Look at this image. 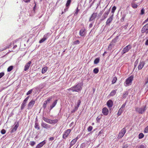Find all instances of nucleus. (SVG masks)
<instances>
[{
    "label": "nucleus",
    "mask_w": 148,
    "mask_h": 148,
    "mask_svg": "<svg viewBox=\"0 0 148 148\" xmlns=\"http://www.w3.org/2000/svg\"><path fill=\"white\" fill-rule=\"evenodd\" d=\"M35 103V101L32 99L28 103L27 106V109L29 110L31 109Z\"/></svg>",
    "instance_id": "9d476101"
},
{
    "label": "nucleus",
    "mask_w": 148,
    "mask_h": 148,
    "mask_svg": "<svg viewBox=\"0 0 148 148\" xmlns=\"http://www.w3.org/2000/svg\"><path fill=\"white\" fill-rule=\"evenodd\" d=\"M107 104L108 107L110 108L112 106L113 103L112 100H109L107 101Z\"/></svg>",
    "instance_id": "aec40b11"
},
{
    "label": "nucleus",
    "mask_w": 148,
    "mask_h": 148,
    "mask_svg": "<svg viewBox=\"0 0 148 148\" xmlns=\"http://www.w3.org/2000/svg\"><path fill=\"white\" fill-rule=\"evenodd\" d=\"M54 138L53 137H51L49 138V141H52L54 139Z\"/></svg>",
    "instance_id": "0e129e2a"
},
{
    "label": "nucleus",
    "mask_w": 148,
    "mask_h": 148,
    "mask_svg": "<svg viewBox=\"0 0 148 148\" xmlns=\"http://www.w3.org/2000/svg\"><path fill=\"white\" fill-rule=\"evenodd\" d=\"M116 80H117L116 77H114L113 78L112 80V84H114L116 82Z\"/></svg>",
    "instance_id": "c9c22d12"
},
{
    "label": "nucleus",
    "mask_w": 148,
    "mask_h": 148,
    "mask_svg": "<svg viewBox=\"0 0 148 148\" xmlns=\"http://www.w3.org/2000/svg\"><path fill=\"white\" fill-rule=\"evenodd\" d=\"M126 129L125 128H123L121 131L120 132L119 134V136L117 138H119V139L120 138H122L124 135Z\"/></svg>",
    "instance_id": "7ed1b4c3"
},
{
    "label": "nucleus",
    "mask_w": 148,
    "mask_h": 148,
    "mask_svg": "<svg viewBox=\"0 0 148 148\" xmlns=\"http://www.w3.org/2000/svg\"><path fill=\"white\" fill-rule=\"evenodd\" d=\"M138 62V59H137L135 62L134 65H137Z\"/></svg>",
    "instance_id": "680f3d73"
},
{
    "label": "nucleus",
    "mask_w": 148,
    "mask_h": 148,
    "mask_svg": "<svg viewBox=\"0 0 148 148\" xmlns=\"http://www.w3.org/2000/svg\"><path fill=\"white\" fill-rule=\"evenodd\" d=\"M125 17V15L124 14L122 16V17L121 19V21H123L124 20V19Z\"/></svg>",
    "instance_id": "bf43d9fd"
},
{
    "label": "nucleus",
    "mask_w": 148,
    "mask_h": 148,
    "mask_svg": "<svg viewBox=\"0 0 148 148\" xmlns=\"http://www.w3.org/2000/svg\"><path fill=\"white\" fill-rule=\"evenodd\" d=\"M134 77L132 75H131L126 80L125 83L127 85L131 84L133 79Z\"/></svg>",
    "instance_id": "6e6552de"
},
{
    "label": "nucleus",
    "mask_w": 148,
    "mask_h": 148,
    "mask_svg": "<svg viewBox=\"0 0 148 148\" xmlns=\"http://www.w3.org/2000/svg\"><path fill=\"white\" fill-rule=\"evenodd\" d=\"M81 103V101L80 100H79L78 101L77 103V106H76L77 107H79V105H80Z\"/></svg>",
    "instance_id": "49530a36"
},
{
    "label": "nucleus",
    "mask_w": 148,
    "mask_h": 148,
    "mask_svg": "<svg viewBox=\"0 0 148 148\" xmlns=\"http://www.w3.org/2000/svg\"><path fill=\"white\" fill-rule=\"evenodd\" d=\"M145 64V63L143 61H140V63H139V64L138 66V68L139 70L141 69Z\"/></svg>",
    "instance_id": "f8f14e48"
},
{
    "label": "nucleus",
    "mask_w": 148,
    "mask_h": 148,
    "mask_svg": "<svg viewBox=\"0 0 148 148\" xmlns=\"http://www.w3.org/2000/svg\"><path fill=\"white\" fill-rule=\"evenodd\" d=\"M128 92L127 91H125L124 92L123 94V98H125L128 95Z\"/></svg>",
    "instance_id": "c756f323"
},
{
    "label": "nucleus",
    "mask_w": 148,
    "mask_h": 148,
    "mask_svg": "<svg viewBox=\"0 0 148 148\" xmlns=\"http://www.w3.org/2000/svg\"><path fill=\"white\" fill-rule=\"evenodd\" d=\"M47 104V103H45V102H44L43 105V107L44 109H45V108L46 107Z\"/></svg>",
    "instance_id": "6e6d98bb"
},
{
    "label": "nucleus",
    "mask_w": 148,
    "mask_h": 148,
    "mask_svg": "<svg viewBox=\"0 0 148 148\" xmlns=\"http://www.w3.org/2000/svg\"><path fill=\"white\" fill-rule=\"evenodd\" d=\"M78 108L76 106H75L74 109L73 110L72 112H74L76 111H77V110Z\"/></svg>",
    "instance_id": "de8ad7c7"
},
{
    "label": "nucleus",
    "mask_w": 148,
    "mask_h": 148,
    "mask_svg": "<svg viewBox=\"0 0 148 148\" xmlns=\"http://www.w3.org/2000/svg\"><path fill=\"white\" fill-rule=\"evenodd\" d=\"M100 118H99V117H98L96 119V120L97 122H99L100 119Z\"/></svg>",
    "instance_id": "338daca9"
},
{
    "label": "nucleus",
    "mask_w": 148,
    "mask_h": 148,
    "mask_svg": "<svg viewBox=\"0 0 148 148\" xmlns=\"http://www.w3.org/2000/svg\"><path fill=\"white\" fill-rule=\"evenodd\" d=\"M51 97H49L48 98L47 100H46L44 101L45 103H50V101L51 100Z\"/></svg>",
    "instance_id": "a19ab883"
},
{
    "label": "nucleus",
    "mask_w": 148,
    "mask_h": 148,
    "mask_svg": "<svg viewBox=\"0 0 148 148\" xmlns=\"http://www.w3.org/2000/svg\"><path fill=\"white\" fill-rule=\"evenodd\" d=\"M49 34V33H48L46 34H45L44 35L43 38L40 40L39 43H42L45 41L46 40L47 38L48 37V35Z\"/></svg>",
    "instance_id": "9b49d317"
},
{
    "label": "nucleus",
    "mask_w": 148,
    "mask_h": 148,
    "mask_svg": "<svg viewBox=\"0 0 148 148\" xmlns=\"http://www.w3.org/2000/svg\"><path fill=\"white\" fill-rule=\"evenodd\" d=\"M138 148H146V147L144 145H141L138 147Z\"/></svg>",
    "instance_id": "864d4df0"
},
{
    "label": "nucleus",
    "mask_w": 148,
    "mask_h": 148,
    "mask_svg": "<svg viewBox=\"0 0 148 148\" xmlns=\"http://www.w3.org/2000/svg\"><path fill=\"white\" fill-rule=\"evenodd\" d=\"M144 136V135L142 133H140L138 136V138L139 139H141Z\"/></svg>",
    "instance_id": "e433bc0d"
},
{
    "label": "nucleus",
    "mask_w": 148,
    "mask_h": 148,
    "mask_svg": "<svg viewBox=\"0 0 148 148\" xmlns=\"http://www.w3.org/2000/svg\"><path fill=\"white\" fill-rule=\"evenodd\" d=\"M79 40H77L73 42V44L74 45L78 44L79 43Z\"/></svg>",
    "instance_id": "8fccbe9b"
},
{
    "label": "nucleus",
    "mask_w": 148,
    "mask_h": 148,
    "mask_svg": "<svg viewBox=\"0 0 148 148\" xmlns=\"http://www.w3.org/2000/svg\"><path fill=\"white\" fill-rule=\"evenodd\" d=\"M77 141V139H73L71 142L70 147L69 148H71L74 144H75Z\"/></svg>",
    "instance_id": "5701e85b"
},
{
    "label": "nucleus",
    "mask_w": 148,
    "mask_h": 148,
    "mask_svg": "<svg viewBox=\"0 0 148 148\" xmlns=\"http://www.w3.org/2000/svg\"><path fill=\"white\" fill-rule=\"evenodd\" d=\"M113 16V14L108 19L106 22V25H109L110 23L112 20V18Z\"/></svg>",
    "instance_id": "ddd939ff"
},
{
    "label": "nucleus",
    "mask_w": 148,
    "mask_h": 148,
    "mask_svg": "<svg viewBox=\"0 0 148 148\" xmlns=\"http://www.w3.org/2000/svg\"><path fill=\"white\" fill-rule=\"evenodd\" d=\"M131 6L133 8H136L138 7L137 5L134 2H132L131 3Z\"/></svg>",
    "instance_id": "a878e982"
},
{
    "label": "nucleus",
    "mask_w": 148,
    "mask_h": 148,
    "mask_svg": "<svg viewBox=\"0 0 148 148\" xmlns=\"http://www.w3.org/2000/svg\"><path fill=\"white\" fill-rule=\"evenodd\" d=\"M110 12V9H109L107 11H106V12L104 13L103 15L102 16V17L103 18V19H104L107 17Z\"/></svg>",
    "instance_id": "6ab92c4d"
},
{
    "label": "nucleus",
    "mask_w": 148,
    "mask_h": 148,
    "mask_svg": "<svg viewBox=\"0 0 148 148\" xmlns=\"http://www.w3.org/2000/svg\"><path fill=\"white\" fill-rule=\"evenodd\" d=\"M29 96H28L23 101L22 104L21 106V110H23L24 109V107L26 106V103L28 99H29Z\"/></svg>",
    "instance_id": "1a4fd4ad"
},
{
    "label": "nucleus",
    "mask_w": 148,
    "mask_h": 148,
    "mask_svg": "<svg viewBox=\"0 0 148 148\" xmlns=\"http://www.w3.org/2000/svg\"><path fill=\"white\" fill-rule=\"evenodd\" d=\"M69 8L68 7H66V8L64 9V12H66V11H68Z\"/></svg>",
    "instance_id": "e2e57ef3"
},
{
    "label": "nucleus",
    "mask_w": 148,
    "mask_h": 148,
    "mask_svg": "<svg viewBox=\"0 0 148 148\" xmlns=\"http://www.w3.org/2000/svg\"><path fill=\"white\" fill-rule=\"evenodd\" d=\"M58 121V120L57 119L54 120H51V123L50 124H55Z\"/></svg>",
    "instance_id": "ea45409f"
},
{
    "label": "nucleus",
    "mask_w": 148,
    "mask_h": 148,
    "mask_svg": "<svg viewBox=\"0 0 148 148\" xmlns=\"http://www.w3.org/2000/svg\"><path fill=\"white\" fill-rule=\"evenodd\" d=\"M58 101V100L56 99L55 100L53 103L50 106V110H51L56 105Z\"/></svg>",
    "instance_id": "412c9836"
},
{
    "label": "nucleus",
    "mask_w": 148,
    "mask_h": 148,
    "mask_svg": "<svg viewBox=\"0 0 148 148\" xmlns=\"http://www.w3.org/2000/svg\"><path fill=\"white\" fill-rule=\"evenodd\" d=\"M46 143L45 140H43L42 142L38 144L36 147V148H40L42 147Z\"/></svg>",
    "instance_id": "4468645a"
},
{
    "label": "nucleus",
    "mask_w": 148,
    "mask_h": 148,
    "mask_svg": "<svg viewBox=\"0 0 148 148\" xmlns=\"http://www.w3.org/2000/svg\"><path fill=\"white\" fill-rule=\"evenodd\" d=\"M116 7L115 6H114L112 7L111 12L112 13H113V14H114V13L115 10H116Z\"/></svg>",
    "instance_id": "79ce46f5"
},
{
    "label": "nucleus",
    "mask_w": 148,
    "mask_h": 148,
    "mask_svg": "<svg viewBox=\"0 0 148 148\" xmlns=\"http://www.w3.org/2000/svg\"><path fill=\"white\" fill-rule=\"evenodd\" d=\"M126 105V103H124L123 104L121 107L120 108L121 109H124V108H125V106Z\"/></svg>",
    "instance_id": "4d7b16f0"
},
{
    "label": "nucleus",
    "mask_w": 148,
    "mask_h": 148,
    "mask_svg": "<svg viewBox=\"0 0 148 148\" xmlns=\"http://www.w3.org/2000/svg\"><path fill=\"white\" fill-rule=\"evenodd\" d=\"M85 145L84 143H82L80 146V148H85Z\"/></svg>",
    "instance_id": "13d9d810"
},
{
    "label": "nucleus",
    "mask_w": 148,
    "mask_h": 148,
    "mask_svg": "<svg viewBox=\"0 0 148 148\" xmlns=\"http://www.w3.org/2000/svg\"><path fill=\"white\" fill-rule=\"evenodd\" d=\"M71 2V0H68L66 4V7L69 8Z\"/></svg>",
    "instance_id": "cd10ccee"
},
{
    "label": "nucleus",
    "mask_w": 148,
    "mask_h": 148,
    "mask_svg": "<svg viewBox=\"0 0 148 148\" xmlns=\"http://www.w3.org/2000/svg\"><path fill=\"white\" fill-rule=\"evenodd\" d=\"M99 71V69L97 68H95L93 70V72L97 74L98 73Z\"/></svg>",
    "instance_id": "4c0bfd02"
},
{
    "label": "nucleus",
    "mask_w": 148,
    "mask_h": 148,
    "mask_svg": "<svg viewBox=\"0 0 148 148\" xmlns=\"http://www.w3.org/2000/svg\"><path fill=\"white\" fill-rule=\"evenodd\" d=\"M118 36H116L114 39H113L111 41V42L113 44H115L116 43L118 40Z\"/></svg>",
    "instance_id": "bb28decb"
},
{
    "label": "nucleus",
    "mask_w": 148,
    "mask_h": 148,
    "mask_svg": "<svg viewBox=\"0 0 148 148\" xmlns=\"http://www.w3.org/2000/svg\"><path fill=\"white\" fill-rule=\"evenodd\" d=\"M34 127L38 130L40 129V126L39 125L38 123L37 122V121H35Z\"/></svg>",
    "instance_id": "b1692460"
},
{
    "label": "nucleus",
    "mask_w": 148,
    "mask_h": 148,
    "mask_svg": "<svg viewBox=\"0 0 148 148\" xmlns=\"http://www.w3.org/2000/svg\"><path fill=\"white\" fill-rule=\"evenodd\" d=\"M147 109L146 106H143L141 108L136 107L135 110L139 114H143Z\"/></svg>",
    "instance_id": "f03ea898"
},
{
    "label": "nucleus",
    "mask_w": 148,
    "mask_h": 148,
    "mask_svg": "<svg viewBox=\"0 0 148 148\" xmlns=\"http://www.w3.org/2000/svg\"><path fill=\"white\" fill-rule=\"evenodd\" d=\"M115 44H113L111 42L110 43L108 47V50L111 51L112 48L114 46Z\"/></svg>",
    "instance_id": "4be33fe9"
},
{
    "label": "nucleus",
    "mask_w": 148,
    "mask_h": 148,
    "mask_svg": "<svg viewBox=\"0 0 148 148\" xmlns=\"http://www.w3.org/2000/svg\"><path fill=\"white\" fill-rule=\"evenodd\" d=\"M19 126V124L18 122L15 123L14 124V127L12 128V130L10 131V133L11 134L15 132Z\"/></svg>",
    "instance_id": "39448f33"
},
{
    "label": "nucleus",
    "mask_w": 148,
    "mask_h": 148,
    "mask_svg": "<svg viewBox=\"0 0 148 148\" xmlns=\"http://www.w3.org/2000/svg\"><path fill=\"white\" fill-rule=\"evenodd\" d=\"M86 30L84 28L81 29L79 32V35L81 36H86Z\"/></svg>",
    "instance_id": "423d86ee"
},
{
    "label": "nucleus",
    "mask_w": 148,
    "mask_h": 148,
    "mask_svg": "<svg viewBox=\"0 0 148 148\" xmlns=\"http://www.w3.org/2000/svg\"><path fill=\"white\" fill-rule=\"evenodd\" d=\"M99 61V59L98 58H96L94 61V64H98Z\"/></svg>",
    "instance_id": "f704fd0d"
},
{
    "label": "nucleus",
    "mask_w": 148,
    "mask_h": 148,
    "mask_svg": "<svg viewBox=\"0 0 148 148\" xmlns=\"http://www.w3.org/2000/svg\"><path fill=\"white\" fill-rule=\"evenodd\" d=\"M93 127L92 126H90L88 128V132H90L92 129Z\"/></svg>",
    "instance_id": "c03bdc74"
},
{
    "label": "nucleus",
    "mask_w": 148,
    "mask_h": 148,
    "mask_svg": "<svg viewBox=\"0 0 148 148\" xmlns=\"http://www.w3.org/2000/svg\"><path fill=\"white\" fill-rule=\"evenodd\" d=\"M31 61H29L27 63L25 66L24 70L25 71H27L29 69L30 65L31 64Z\"/></svg>",
    "instance_id": "f3484780"
},
{
    "label": "nucleus",
    "mask_w": 148,
    "mask_h": 148,
    "mask_svg": "<svg viewBox=\"0 0 148 148\" xmlns=\"http://www.w3.org/2000/svg\"><path fill=\"white\" fill-rule=\"evenodd\" d=\"M144 133H148V126H147L145 129Z\"/></svg>",
    "instance_id": "37998d69"
},
{
    "label": "nucleus",
    "mask_w": 148,
    "mask_h": 148,
    "mask_svg": "<svg viewBox=\"0 0 148 148\" xmlns=\"http://www.w3.org/2000/svg\"><path fill=\"white\" fill-rule=\"evenodd\" d=\"M41 126L47 129L50 128L51 127V126L49 124H47L43 122H42Z\"/></svg>",
    "instance_id": "2eb2a0df"
},
{
    "label": "nucleus",
    "mask_w": 148,
    "mask_h": 148,
    "mask_svg": "<svg viewBox=\"0 0 148 148\" xmlns=\"http://www.w3.org/2000/svg\"><path fill=\"white\" fill-rule=\"evenodd\" d=\"M83 84L79 83L68 89L69 90H72L73 92H78L80 91L82 88Z\"/></svg>",
    "instance_id": "f257e3e1"
},
{
    "label": "nucleus",
    "mask_w": 148,
    "mask_h": 148,
    "mask_svg": "<svg viewBox=\"0 0 148 148\" xmlns=\"http://www.w3.org/2000/svg\"><path fill=\"white\" fill-rule=\"evenodd\" d=\"M102 113L105 115L106 116L108 114V109L106 108H104L102 109Z\"/></svg>",
    "instance_id": "dca6fc26"
},
{
    "label": "nucleus",
    "mask_w": 148,
    "mask_h": 148,
    "mask_svg": "<svg viewBox=\"0 0 148 148\" xmlns=\"http://www.w3.org/2000/svg\"><path fill=\"white\" fill-rule=\"evenodd\" d=\"M116 93V91L115 90H112L110 94V96H114Z\"/></svg>",
    "instance_id": "c85d7f7f"
},
{
    "label": "nucleus",
    "mask_w": 148,
    "mask_h": 148,
    "mask_svg": "<svg viewBox=\"0 0 148 148\" xmlns=\"http://www.w3.org/2000/svg\"><path fill=\"white\" fill-rule=\"evenodd\" d=\"M144 26L146 28H147V29H148V23L146 24V25H145Z\"/></svg>",
    "instance_id": "774afa93"
},
{
    "label": "nucleus",
    "mask_w": 148,
    "mask_h": 148,
    "mask_svg": "<svg viewBox=\"0 0 148 148\" xmlns=\"http://www.w3.org/2000/svg\"><path fill=\"white\" fill-rule=\"evenodd\" d=\"M13 66H10L7 69V71L8 72H10L13 69Z\"/></svg>",
    "instance_id": "58836bf2"
},
{
    "label": "nucleus",
    "mask_w": 148,
    "mask_h": 148,
    "mask_svg": "<svg viewBox=\"0 0 148 148\" xmlns=\"http://www.w3.org/2000/svg\"><path fill=\"white\" fill-rule=\"evenodd\" d=\"M1 132L2 134H4L6 132V131L4 129H3L1 130Z\"/></svg>",
    "instance_id": "3c124183"
},
{
    "label": "nucleus",
    "mask_w": 148,
    "mask_h": 148,
    "mask_svg": "<svg viewBox=\"0 0 148 148\" xmlns=\"http://www.w3.org/2000/svg\"><path fill=\"white\" fill-rule=\"evenodd\" d=\"M4 73L3 72L0 73V79L4 75Z\"/></svg>",
    "instance_id": "603ef678"
},
{
    "label": "nucleus",
    "mask_w": 148,
    "mask_h": 148,
    "mask_svg": "<svg viewBox=\"0 0 148 148\" xmlns=\"http://www.w3.org/2000/svg\"><path fill=\"white\" fill-rule=\"evenodd\" d=\"M42 119L44 121L46 122H47L50 124V123H51V120L50 119H48L46 118L45 117H43L42 118Z\"/></svg>",
    "instance_id": "393cba45"
},
{
    "label": "nucleus",
    "mask_w": 148,
    "mask_h": 148,
    "mask_svg": "<svg viewBox=\"0 0 148 148\" xmlns=\"http://www.w3.org/2000/svg\"><path fill=\"white\" fill-rule=\"evenodd\" d=\"M47 67H45L42 68V73H45L47 70Z\"/></svg>",
    "instance_id": "72a5a7b5"
},
{
    "label": "nucleus",
    "mask_w": 148,
    "mask_h": 148,
    "mask_svg": "<svg viewBox=\"0 0 148 148\" xmlns=\"http://www.w3.org/2000/svg\"><path fill=\"white\" fill-rule=\"evenodd\" d=\"M23 1L26 3L29 2L30 1V0H22Z\"/></svg>",
    "instance_id": "69168bd1"
},
{
    "label": "nucleus",
    "mask_w": 148,
    "mask_h": 148,
    "mask_svg": "<svg viewBox=\"0 0 148 148\" xmlns=\"http://www.w3.org/2000/svg\"><path fill=\"white\" fill-rule=\"evenodd\" d=\"M131 48V45H128L126 46L123 49L122 51V54H124L126 53Z\"/></svg>",
    "instance_id": "20e7f679"
},
{
    "label": "nucleus",
    "mask_w": 148,
    "mask_h": 148,
    "mask_svg": "<svg viewBox=\"0 0 148 148\" xmlns=\"http://www.w3.org/2000/svg\"><path fill=\"white\" fill-rule=\"evenodd\" d=\"M144 13L145 10L143 8L142 9H141V10L140 14L143 15L144 14Z\"/></svg>",
    "instance_id": "5fc2aeb1"
},
{
    "label": "nucleus",
    "mask_w": 148,
    "mask_h": 148,
    "mask_svg": "<svg viewBox=\"0 0 148 148\" xmlns=\"http://www.w3.org/2000/svg\"><path fill=\"white\" fill-rule=\"evenodd\" d=\"M147 29L144 26L142 29L141 32L142 33H144L146 31H147Z\"/></svg>",
    "instance_id": "2f4dec72"
},
{
    "label": "nucleus",
    "mask_w": 148,
    "mask_h": 148,
    "mask_svg": "<svg viewBox=\"0 0 148 148\" xmlns=\"http://www.w3.org/2000/svg\"><path fill=\"white\" fill-rule=\"evenodd\" d=\"M79 9L78 7H77L76 10H75V13L74 14V16H77L78 14V12L79 11Z\"/></svg>",
    "instance_id": "473e14b6"
},
{
    "label": "nucleus",
    "mask_w": 148,
    "mask_h": 148,
    "mask_svg": "<svg viewBox=\"0 0 148 148\" xmlns=\"http://www.w3.org/2000/svg\"><path fill=\"white\" fill-rule=\"evenodd\" d=\"M123 110L124 109H121L120 108L118 111V112L117 113V115L118 116H120L121 114L123 112Z\"/></svg>",
    "instance_id": "7c9ffc66"
},
{
    "label": "nucleus",
    "mask_w": 148,
    "mask_h": 148,
    "mask_svg": "<svg viewBox=\"0 0 148 148\" xmlns=\"http://www.w3.org/2000/svg\"><path fill=\"white\" fill-rule=\"evenodd\" d=\"M148 83V77L145 79V84H146Z\"/></svg>",
    "instance_id": "052dcab7"
},
{
    "label": "nucleus",
    "mask_w": 148,
    "mask_h": 148,
    "mask_svg": "<svg viewBox=\"0 0 148 148\" xmlns=\"http://www.w3.org/2000/svg\"><path fill=\"white\" fill-rule=\"evenodd\" d=\"M32 92V89H31L29 90L27 93L26 95H29L30 94H31Z\"/></svg>",
    "instance_id": "09e8293b"
},
{
    "label": "nucleus",
    "mask_w": 148,
    "mask_h": 148,
    "mask_svg": "<svg viewBox=\"0 0 148 148\" xmlns=\"http://www.w3.org/2000/svg\"><path fill=\"white\" fill-rule=\"evenodd\" d=\"M97 16V13H93L89 19V21H91L95 19Z\"/></svg>",
    "instance_id": "a211bd4d"
},
{
    "label": "nucleus",
    "mask_w": 148,
    "mask_h": 148,
    "mask_svg": "<svg viewBox=\"0 0 148 148\" xmlns=\"http://www.w3.org/2000/svg\"><path fill=\"white\" fill-rule=\"evenodd\" d=\"M36 144V143L34 141H31L30 145L32 146H34Z\"/></svg>",
    "instance_id": "a18cd8bd"
},
{
    "label": "nucleus",
    "mask_w": 148,
    "mask_h": 148,
    "mask_svg": "<svg viewBox=\"0 0 148 148\" xmlns=\"http://www.w3.org/2000/svg\"><path fill=\"white\" fill-rule=\"evenodd\" d=\"M71 131V130L70 129H68L66 130L63 135L62 137L64 139H66L70 134Z\"/></svg>",
    "instance_id": "0eeeda50"
}]
</instances>
